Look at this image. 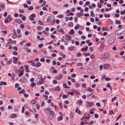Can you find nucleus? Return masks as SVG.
<instances>
[{"label":"nucleus","mask_w":125,"mask_h":125,"mask_svg":"<svg viewBox=\"0 0 125 125\" xmlns=\"http://www.w3.org/2000/svg\"><path fill=\"white\" fill-rule=\"evenodd\" d=\"M91 16H92L93 17H94L95 15L93 13V11H91Z\"/></svg>","instance_id":"obj_34"},{"label":"nucleus","mask_w":125,"mask_h":125,"mask_svg":"<svg viewBox=\"0 0 125 125\" xmlns=\"http://www.w3.org/2000/svg\"><path fill=\"white\" fill-rule=\"evenodd\" d=\"M114 111L112 110H110L109 111V113L110 115H112L114 113Z\"/></svg>","instance_id":"obj_38"},{"label":"nucleus","mask_w":125,"mask_h":125,"mask_svg":"<svg viewBox=\"0 0 125 125\" xmlns=\"http://www.w3.org/2000/svg\"><path fill=\"white\" fill-rule=\"evenodd\" d=\"M21 82L22 83H26L27 80L26 78L24 77H22L21 78Z\"/></svg>","instance_id":"obj_9"},{"label":"nucleus","mask_w":125,"mask_h":125,"mask_svg":"<svg viewBox=\"0 0 125 125\" xmlns=\"http://www.w3.org/2000/svg\"><path fill=\"white\" fill-rule=\"evenodd\" d=\"M24 71V70H22L19 73L18 76H21L23 75V72Z\"/></svg>","instance_id":"obj_15"},{"label":"nucleus","mask_w":125,"mask_h":125,"mask_svg":"<svg viewBox=\"0 0 125 125\" xmlns=\"http://www.w3.org/2000/svg\"><path fill=\"white\" fill-rule=\"evenodd\" d=\"M68 25L71 27H72L73 26V23L72 22H69L68 24Z\"/></svg>","instance_id":"obj_27"},{"label":"nucleus","mask_w":125,"mask_h":125,"mask_svg":"<svg viewBox=\"0 0 125 125\" xmlns=\"http://www.w3.org/2000/svg\"><path fill=\"white\" fill-rule=\"evenodd\" d=\"M86 90L87 91H88L89 92H91L93 91V89H91L90 88H88V89H86Z\"/></svg>","instance_id":"obj_41"},{"label":"nucleus","mask_w":125,"mask_h":125,"mask_svg":"<svg viewBox=\"0 0 125 125\" xmlns=\"http://www.w3.org/2000/svg\"><path fill=\"white\" fill-rule=\"evenodd\" d=\"M83 65V64L81 63H77L76 65L78 66H82Z\"/></svg>","instance_id":"obj_51"},{"label":"nucleus","mask_w":125,"mask_h":125,"mask_svg":"<svg viewBox=\"0 0 125 125\" xmlns=\"http://www.w3.org/2000/svg\"><path fill=\"white\" fill-rule=\"evenodd\" d=\"M119 31L120 33L121 34L123 33L125 31V28H122L121 29L118 30Z\"/></svg>","instance_id":"obj_7"},{"label":"nucleus","mask_w":125,"mask_h":125,"mask_svg":"<svg viewBox=\"0 0 125 125\" xmlns=\"http://www.w3.org/2000/svg\"><path fill=\"white\" fill-rule=\"evenodd\" d=\"M88 48L87 47H86L85 48H82L81 49V51H86L87 50Z\"/></svg>","instance_id":"obj_24"},{"label":"nucleus","mask_w":125,"mask_h":125,"mask_svg":"<svg viewBox=\"0 0 125 125\" xmlns=\"http://www.w3.org/2000/svg\"><path fill=\"white\" fill-rule=\"evenodd\" d=\"M115 39V37L114 36H111L108 39L107 41V43L109 44H112L114 42Z\"/></svg>","instance_id":"obj_1"},{"label":"nucleus","mask_w":125,"mask_h":125,"mask_svg":"<svg viewBox=\"0 0 125 125\" xmlns=\"http://www.w3.org/2000/svg\"><path fill=\"white\" fill-rule=\"evenodd\" d=\"M62 77V74H61L59 75V77H56L55 79L57 80H59L61 79Z\"/></svg>","instance_id":"obj_19"},{"label":"nucleus","mask_w":125,"mask_h":125,"mask_svg":"<svg viewBox=\"0 0 125 125\" xmlns=\"http://www.w3.org/2000/svg\"><path fill=\"white\" fill-rule=\"evenodd\" d=\"M117 98L116 97H114L111 100V102H113L114 101V100Z\"/></svg>","instance_id":"obj_62"},{"label":"nucleus","mask_w":125,"mask_h":125,"mask_svg":"<svg viewBox=\"0 0 125 125\" xmlns=\"http://www.w3.org/2000/svg\"><path fill=\"white\" fill-rule=\"evenodd\" d=\"M16 117V115L15 114H12L10 116V117L11 118H15Z\"/></svg>","instance_id":"obj_28"},{"label":"nucleus","mask_w":125,"mask_h":125,"mask_svg":"<svg viewBox=\"0 0 125 125\" xmlns=\"http://www.w3.org/2000/svg\"><path fill=\"white\" fill-rule=\"evenodd\" d=\"M37 29L38 30H41L42 29V27L41 26H39L37 27Z\"/></svg>","instance_id":"obj_39"},{"label":"nucleus","mask_w":125,"mask_h":125,"mask_svg":"<svg viewBox=\"0 0 125 125\" xmlns=\"http://www.w3.org/2000/svg\"><path fill=\"white\" fill-rule=\"evenodd\" d=\"M82 54L81 53V52H79L76 54V56L78 57H80L82 56Z\"/></svg>","instance_id":"obj_23"},{"label":"nucleus","mask_w":125,"mask_h":125,"mask_svg":"<svg viewBox=\"0 0 125 125\" xmlns=\"http://www.w3.org/2000/svg\"><path fill=\"white\" fill-rule=\"evenodd\" d=\"M36 101L34 99H33L31 102V104H35L36 102Z\"/></svg>","instance_id":"obj_37"},{"label":"nucleus","mask_w":125,"mask_h":125,"mask_svg":"<svg viewBox=\"0 0 125 125\" xmlns=\"http://www.w3.org/2000/svg\"><path fill=\"white\" fill-rule=\"evenodd\" d=\"M65 36L67 37V39L68 41L70 40L71 39V36H69L68 35H65Z\"/></svg>","instance_id":"obj_47"},{"label":"nucleus","mask_w":125,"mask_h":125,"mask_svg":"<svg viewBox=\"0 0 125 125\" xmlns=\"http://www.w3.org/2000/svg\"><path fill=\"white\" fill-rule=\"evenodd\" d=\"M35 16L36 15L35 14H32L31 15V18L30 17V16L29 17V18L30 20L33 21L34 20V18L35 17Z\"/></svg>","instance_id":"obj_4"},{"label":"nucleus","mask_w":125,"mask_h":125,"mask_svg":"<svg viewBox=\"0 0 125 125\" xmlns=\"http://www.w3.org/2000/svg\"><path fill=\"white\" fill-rule=\"evenodd\" d=\"M50 110V108H47L45 109V111L46 113L48 114H53V113L54 112L52 111H51Z\"/></svg>","instance_id":"obj_3"},{"label":"nucleus","mask_w":125,"mask_h":125,"mask_svg":"<svg viewBox=\"0 0 125 125\" xmlns=\"http://www.w3.org/2000/svg\"><path fill=\"white\" fill-rule=\"evenodd\" d=\"M36 83L35 82H33L31 84V86L32 87H33V86H35L36 85Z\"/></svg>","instance_id":"obj_42"},{"label":"nucleus","mask_w":125,"mask_h":125,"mask_svg":"<svg viewBox=\"0 0 125 125\" xmlns=\"http://www.w3.org/2000/svg\"><path fill=\"white\" fill-rule=\"evenodd\" d=\"M51 37L53 39H55V36L53 35H52V34H51Z\"/></svg>","instance_id":"obj_53"},{"label":"nucleus","mask_w":125,"mask_h":125,"mask_svg":"<svg viewBox=\"0 0 125 125\" xmlns=\"http://www.w3.org/2000/svg\"><path fill=\"white\" fill-rule=\"evenodd\" d=\"M7 84V83L6 82H0V86H2L3 85H6Z\"/></svg>","instance_id":"obj_18"},{"label":"nucleus","mask_w":125,"mask_h":125,"mask_svg":"<svg viewBox=\"0 0 125 125\" xmlns=\"http://www.w3.org/2000/svg\"><path fill=\"white\" fill-rule=\"evenodd\" d=\"M104 56L108 59L110 57V54L108 52L105 53L104 54Z\"/></svg>","instance_id":"obj_6"},{"label":"nucleus","mask_w":125,"mask_h":125,"mask_svg":"<svg viewBox=\"0 0 125 125\" xmlns=\"http://www.w3.org/2000/svg\"><path fill=\"white\" fill-rule=\"evenodd\" d=\"M71 76L73 78H74L76 77V74H71Z\"/></svg>","instance_id":"obj_56"},{"label":"nucleus","mask_w":125,"mask_h":125,"mask_svg":"<svg viewBox=\"0 0 125 125\" xmlns=\"http://www.w3.org/2000/svg\"><path fill=\"white\" fill-rule=\"evenodd\" d=\"M10 22V21L8 19H6L4 21V22L5 23H7L8 22Z\"/></svg>","instance_id":"obj_49"},{"label":"nucleus","mask_w":125,"mask_h":125,"mask_svg":"<svg viewBox=\"0 0 125 125\" xmlns=\"http://www.w3.org/2000/svg\"><path fill=\"white\" fill-rule=\"evenodd\" d=\"M53 114H50L51 115H49V118L50 120L52 119L53 117V116L55 115V113L54 112L53 113Z\"/></svg>","instance_id":"obj_10"},{"label":"nucleus","mask_w":125,"mask_h":125,"mask_svg":"<svg viewBox=\"0 0 125 125\" xmlns=\"http://www.w3.org/2000/svg\"><path fill=\"white\" fill-rule=\"evenodd\" d=\"M24 96L25 97L27 98L28 97V95L27 94H25V92L24 93Z\"/></svg>","instance_id":"obj_59"},{"label":"nucleus","mask_w":125,"mask_h":125,"mask_svg":"<svg viewBox=\"0 0 125 125\" xmlns=\"http://www.w3.org/2000/svg\"><path fill=\"white\" fill-rule=\"evenodd\" d=\"M16 22L19 24H20L22 22V21L19 19H16L15 20Z\"/></svg>","instance_id":"obj_11"},{"label":"nucleus","mask_w":125,"mask_h":125,"mask_svg":"<svg viewBox=\"0 0 125 125\" xmlns=\"http://www.w3.org/2000/svg\"><path fill=\"white\" fill-rule=\"evenodd\" d=\"M17 35H13L12 36V37L13 39H15L17 37Z\"/></svg>","instance_id":"obj_55"},{"label":"nucleus","mask_w":125,"mask_h":125,"mask_svg":"<svg viewBox=\"0 0 125 125\" xmlns=\"http://www.w3.org/2000/svg\"><path fill=\"white\" fill-rule=\"evenodd\" d=\"M84 55L85 56H87L90 55V53H84Z\"/></svg>","instance_id":"obj_33"},{"label":"nucleus","mask_w":125,"mask_h":125,"mask_svg":"<svg viewBox=\"0 0 125 125\" xmlns=\"http://www.w3.org/2000/svg\"><path fill=\"white\" fill-rule=\"evenodd\" d=\"M25 90L24 89H22L21 91H20L19 92V93L20 94H21V93H22L24 94V93L23 92H25Z\"/></svg>","instance_id":"obj_25"},{"label":"nucleus","mask_w":125,"mask_h":125,"mask_svg":"<svg viewBox=\"0 0 125 125\" xmlns=\"http://www.w3.org/2000/svg\"><path fill=\"white\" fill-rule=\"evenodd\" d=\"M36 108L38 110L40 109V106L39 104H36Z\"/></svg>","instance_id":"obj_58"},{"label":"nucleus","mask_w":125,"mask_h":125,"mask_svg":"<svg viewBox=\"0 0 125 125\" xmlns=\"http://www.w3.org/2000/svg\"><path fill=\"white\" fill-rule=\"evenodd\" d=\"M124 52L123 51L120 52V53H119V54L121 55H122L124 54Z\"/></svg>","instance_id":"obj_63"},{"label":"nucleus","mask_w":125,"mask_h":125,"mask_svg":"<svg viewBox=\"0 0 125 125\" xmlns=\"http://www.w3.org/2000/svg\"><path fill=\"white\" fill-rule=\"evenodd\" d=\"M121 23V22L119 20H116L115 21V24H120Z\"/></svg>","instance_id":"obj_30"},{"label":"nucleus","mask_w":125,"mask_h":125,"mask_svg":"<svg viewBox=\"0 0 125 125\" xmlns=\"http://www.w3.org/2000/svg\"><path fill=\"white\" fill-rule=\"evenodd\" d=\"M83 15V14L81 15V12H79L77 13L76 14V16L77 17H80V16H81Z\"/></svg>","instance_id":"obj_16"},{"label":"nucleus","mask_w":125,"mask_h":125,"mask_svg":"<svg viewBox=\"0 0 125 125\" xmlns=\"http://www.w3.org/2000/svg\"><path fill=\"white\" fill-rule=\"evenodd\" d=\"M102 6V5L100 3H98V7L99 8H101V7Z\"/></svg>","instance_id":"obj_64"},{"label":"nucleus","mask_w":125,"mask_h":125,"mask_svg":"<svg viewBox=\"0 0 125 125\" xmlns=\"http://www.w3.org/2000/svg\"><path fill=\"white\" fill-rule=\"evenodd\" d=\"M87 106L88 107H90L92 106L93 105V103L92 102L90 103L89 102H87Z\"/></svg>","instance_id":"obj_8"},{"label":"nucleus","mask_w":125,"mask_h":125,"mask_svg":"<svg viewBox=\"0 0 125 125\" xmlns=\"http://www.w3.org/2000/svg\"><path fill=\"white\" fill-rule=\"evenodd\" d=\"M14 60H13V62L14 63H16L17 62V61L18 59L16 57H13Z\"/></svg>","instance_id":"obj_12"},{"label":"nucleus","mask_w":125,"mask_h":125,"mask_svg":"<svg viewBox=\"0 0 125 125\" xmlns=\"http://www.w3.org/2000/svg\"><path fill=\"white\" fill-rule=\"evenodd\" d=\"M59 31L60 32H61L62 34H64V32L63 30L62 29H61L59 30Z\"/></svg>","instance_id":"obj_43"},{"label":"nucleus","mask_w":125,"mask_h":125,"mask_svg":"<svg viewBox=\"0 0 125 125\" xmlns=\"http://www.w3.org/2000/svg\"><path fill=\"white\" fill-rule=\"evenodd\" d=\"M73 92L75 93L77 95H80V93L77 91L75 90H73Z\"/></svg>","instance_id":"obj_29"},{"label":"nucleus","mask_w":125,"mask_h":125,"mask_svg":"<svg viewBox=\"0 0 125 125\" xmlns=\"http://www.w3.org/2000/svg\"><path fill=\"white\" fill-rule=\"evenodd\" d=\"M51 18H50V17H48L47 18V19L46 21L48 22H50L51 21Z\"/></svg>","instance_id":"obj_36"},{"label":"nucleus","mask_w":125,"mask_h":125,"mask_svg":"<svg viewBox=\"0 0 125 125\" xmlns=\"http://www.w3.org/2000/svg\"><path fill=\"white\" fill-rule=\"evenodd\" d=\"M104 42H102L98 50L100 52H102L104 48L105 45L104 44Z\"/></svg>","instance_id":"obj_2"},{"label":"nucleus","mask_w":125,"mask_h":125,"mask_svg":"<svg viewBox=\"0 0 125 125\" xmlns=\"http://www.w3.org/2000/svg\"><path fill=\"white\" fill-rule=\"evenodd\" d=\"M74 33V31L73 29H72L68 32L69 34L71 35L73 34Z\"/></svg>","instance_id":"obj_20"},{"label":"nucleus","mask_w":125,"mask_h":125,"mask_svg":"<svg viewBox=\"0 0 125 125\" xmlns=\"http://www.w3.org/2000/svg\"><path fill=\"white\" fill-rule=\"evenodd\" d=\"M74 49V46H71L69 48V51H71L73 50Z\"/></svg>","instance_id":"obj_31"},{"label":"nucleus","mask_w":125,"mask_h":125,"mask_svg":"<svg viewBox=\"0 0 125 125\" xmlns=\"http://www.w3.org/2000/svg\"><path fill=\"white\" fill-rule=\"evenodd\" d=\"M77 26H76L74 27V28L75 30H77L79 27V24H77Z\"/></svg>","instance_id":"obj_57"},{"label":"nucleus","mask_w":125,"mask_h":125,"mask_svg":"<svg viewBox=\"0 0 125 125\" xmlns=\"http://www.w3.org/2000/svg\"><path fill=\"white\" fill-rule=\"evenodd\" d=\"M0 7L2 9H4L5 7V5L2 3H0Z\"/></svg>","instance_id":"obj_26"},{"label":"nucleus","mask_w":125,"mask_h":125,"mask_svg":"<svg viewBox=\"0 0 125 125\" xmlns=\"http://www.w3.org/2000/svg\"><path fill=\"white\" fill-rule=\"evenodd\" d=\"M93 94V92H92L90 94H88L87 95V98H89L90 96L92 95Z\"/></svg>","instance_id":"obj_52"},{"label":"nucleus","mask_w":125,"mask_h":125,"mask_svg":"<svg viewBox=\"0 0 125 125\" xmlns=\"http://www.w3.org/2000/svg\"><path fill=\"white\" fill-rule=\"evenodd\" d=\"M42 82L40 81H39L37 82L36 83L37 84H38V85L42 84Z\"/></svg>","instance_id":"obj_50"},{"label":"nucleus","mask_w":125,"mask_h":125,"mask_svg":"<svg viewBox=\"0 0 125 125\" xmlns=\"http://www.w3.org/2000/svg\"><path fill=\"white\" fill-rule=\"evenodd\" d=\"M38 22L39 24L41 25H43V23L42 22V21L40 20H38Z\"/></svg>","instance_id":"obj_45"},{"label":"nucleus","mask_w":125,"mask_h":125,"mask_svg":"<svg viewBox=\"0 0 125 125\" xmlns=\"http://www.w3.org/2000/svg\"><path fill=\"white\" fill-rule=\"evenodd\" d=\"M75 86L76 87H79L80 86V84L79 83H77L75 84Z\"/></svg>","instance_id":"obj_61"},{"label":"nucleus","mask_w":125,"mask_h":125,"mask_svg":"<svg viewBox=\"0 0 125 125\" xmlns=\"http://www.w3.org/2000/svg\"><path fill=\"white\" fill-rule=\"evenodd\" d=\"M62 117L61 116L58 117L57 120L58 121H59L60 120H62Z\"/></svg>","instance_id":"obj_21"},{"label":"nucleus","mask_w":125,"mask_h":125,"mask_svg":"<svg viewBox=\"0 0 125 125\" xmlns=\"http://www.w3.org/2000/svg\"><path fill=\"white\" fill-rule=\"evenodd\" d=\"M98 66L97 64H94L93 66V70L95 71H97L98 70Z\"/></svg>","instance_id":"obj_5"},{"label":"nucleus","mask_w":125,"mask_h":125,"mask_svg":"<svg viewBox=\"0 0 125 125\" xmlns=\"http://www.w3.org/2000/svg\"><path fill=\"white\" fill-rule=\"evenodd\" d=\"M60 87L59 86L56 87L55 88V90L57 91H58L60 90Z\"/></svg>","instance_id":"obj_17"},{"label":"nucleus","mask_w":125,"mask_h":125,"mask_svg":"<svg viewBox=\"0 0 125 125\" xmlns=\"http://www.w3.org/2000/svg\"><path fill=\"white\" fill-rule=\"evenodd\" d=\"M12 53L14 55H18V53L16 51H13Z\"/></svg>","instance_id":"obj_35"},{"label":"nucleus","mask_w":125,"mask_h":125,"mask_svg":"<svg viewBox=\"0 0 125 125\" xmlns=\"http://www.w3.org/2000/svg\"><path fill=\"white\" fill-rule=\"evenodd\" d=\"M88 73L89 74L92 73V69L91 68H89L87 70Z\"/></svg>","instance_id":"obj_14"},{"label":"nucleus","mask_w":125,"mask_h":125,"mask_svg":"<svg viewBox=\"0 0 125 125\" xmlns=\"http://www.w3.org/2000/svg\"><path fill=\"white\" fill-rule=\"evenodd\" d=\"M12 62V61L11 59L9 60V61H8L7 62V64H10Z\"/></svg>","instance_id":"obj_44"},{"label":"nucleus","mask_w":125,"mask_h":125,"mask_svg":"<svg viewBox=\"0 0 125 125\" xmlns=\"http://www.w3.org/2000/svg\"><path fill=\"white\" fill-rule=\"evenodd\" d=\"M33 9V7L32 6H30L29 7L28 10H32Z\"/></svg>","instance_id":"obj_46"},{"label":"nucleus","mask_w":125,"mask_h":125,"mask_svg":"<svg viewBox=\"0 0 125 125\" xmlns=\"http://www.w3.org/2000/svg\"><path fill=\"white\" fill-rule=\"evenodd\" d=\"M110 66V65L109 64H104V69L109 68Z\"/></svg>","instance_id":"obj_13"},{"label":"nucleus","mask_w":125,"mask_h":125,"mask_svg":"<svg viewBox=\"0 0 125 125\" xmlns=\"http://www.w3.org/2000/svg\"><path fill=\"white\" fill-rule=\"evenodd\" d=\"M41 63L40 62H38L36 63V66L37 67H38L41 65Z\"/></svg>","instance_id":"obj_32"},{"label":"nucleus","mask_w":125,"mask_h":125,"mask_svg":"<svg viewBox=\"0 0 125 125\" xmlns=\"http://www.w3.org/2000/svg\"><path fill=\"white\" fill-rule=\"evenodd\" d=\"M8 41L10 42L12 44L13 41L11 38H9L8 40Z\"/></svg>","instance_id":"obj_60"},{"label":"nucleus","mask_w":125,"mask_h":125,"mask_svg":"<svg viewBox=\"0 0 125 125\" xmlns=\"http://www.w3.org/2000/svg\"><path fill=\"white\" fill-rule=\"evenodd\" d=\"M43 46V44L41 43L39 44L38 45V47L39 48H41Z\"/></svg>","instance_id":"obj_54"},{"label":"nucleus","mask_w":125,"mask_h":125,"mask_svg":"<svg viewBox=\"0 0 125 125\" xmlns=\"http://www.w3.org/2000/svg\"><path fill=\"white\" fill-rule=\"evenodd\" d=\"M119 31L118 30L115 33L114 35L115 36L121 34L120 32H118Z\"/></svg>","instance_id":"obj_22"},{"label":"nucleus","mask_w":125,"mask_h":125,"mask_svg":"<svg viewBox=\"0 0 125 125\" xmlns=\"http://www.w3.org/2000/svg\"><path fill=\"white\" fill-rule=\"evenodd\" d=\"M59 105L60 109H61L62 108V103H59Z\"/></svg>","instance_id":"obj_48"},{"label":"nucleus","mask_w":125,"mask_h":125,"mask_svg":"<svg viewBox=\"0 0 125 125\" xmlns=\"http://www.w3.org/2000/svg\"><path fill=\"white\" fill-rule=\"evenodd\" d=\"M108 58L105 57L104 56L102 58V60L103 61H105Z\"/></svg>","instance_id":"obj_40"}]
</instances>
